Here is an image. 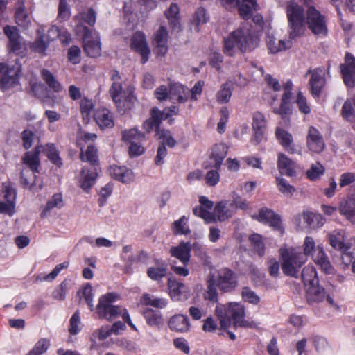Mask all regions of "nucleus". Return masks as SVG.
Here are the masks:
<instances>
[{"label": "nucleus", "mask_w": 355, "mask_h": 355, "mask_svg": "<svg viewBox=\"0 0 355 355\" xmlns=\"http://www.w3.org/2000/svg\"><path fill=\"white\" fill-rule=\"evenodd\" d=\"M277 166L282 175L293 177L296 174L295 162L284 153L278 155Z\"/></svg>", "instance_id": "cd10ccee"}, {"label": "nucleus", "mask_w": 355, "mask_h": 355, "mask_svg": "<svg viewBox=\"0 0 355 355\" xmlns=\"http://www.w3.org/2000/svg\"><path fill=\"white\" fill-rule=\"evenodd\" d=\"M165 15L168 20L170 27L173 32L178 33L181 30L179 16V8L176 4H171L165 12Z\"/></svg>", "instance_id": "72a5a7b5"}, {"label": "nucleus", "mask_w": 355, "mask_h": 355, "mask_svg": "<svg viewBox=\"0 0 355 355\" xmlns=\"http://www.w3.org/2000/svg\"><path fill=\"white\" fill-rule=\"evenodd\" d=\"M302 279L306 286H318L319 279L315 268L313 266L308 265L302 271Z\"/></svg>", "instance_id": "e433bc0d"}, {"label": "nucleus", "mask_w": 355, "mask_h": 355, "mask_svg": "<svg viewBox=\"0 0 355 355\" xmlns=\"http://www.w3.org/2000/svg\"><path fill=\"white\" fill-rule=\"evenodd\" d=\"M209 19V16L204 8H198L193 16V22L196 26L205 24Z\"/></svg>", "instance_id": "052dcab7"}, {"label": "nucleus", "mask_w": 355, "mask_h": 355, "mask_svg": "<svg viewBox=\"0 0 355 355\" xmlns=\"http://www.w3.org/2000/svg\"><path fill=\"white\" fill-rule=\"evenodd\" d=\"M269 275L272 277H277L279 274V263L275 258H270L267 261Z\"/></svg>", "instance_id": "338daca9"}, {"label": "nucleus", "mask_w": 355, "mask_h": 355, "mask_svg": "<svg viewBox=\"0 0 355 355\" xmlns=\"http://www.w3.org/2000/svg\"><path fill=\"white\" fill-rule=\"evenodd\" d=\"M168 327L173 331L186 332L189 330L190 324L186 315H175L169 320Z\"/></svg>", "instance_id": "f704fd0d"}, {"label": "nucleus", "mask_w": 355, "mask_h": 355, "mask_svg": "<svg viewBox=\"0 0 355 355\" xmlns=\"http://www.w3.org/2000/svg\"><path fill=\"white\" fill-rule=\"evenodd\" d=\"M42 148V146H36L34 151L27 152L23 158L24 162L27 164L30 168L24 169L21 173V183L25 187L33 190L35 185V175L37 172L39 165V154Z\"/></svg>", "instance_id": "0eeeda50"}, {"label": "nucleus", "mask_w": 355, "mask_h": 355, "mask_svg": "<svg viewBox=\"0 0 355 355\" xmlns=\"http://www.w3.org/2000/svg\"><path fill=\"white\" fill-rule=\"evenodd\" d=\"M94 120L101 128L114 126L113 117L111 112L105 108L97 110L94 115Z\"/></svg>", "instance_id": "473e14b6"}, {"label": "nucleus", "mask_w": 355, "mask_h": 355, "mask_svg": "<svg viewBox=\"0 0 355 355\" xmlns=\"http://www.w3.org/2000/svg\"><path fill=\"white\" fill-rule=\"evenodd\" d=\"M46 37L49 40H54L55 39L60 37V41L62 43H68V38L69 35L67 33H61L60 28L55 26H52L48 31Z\"/></svg>", "instance_id": "864d4df0"}, {"label": "nucleus", "mask_w": 355, "mask_h": 355, "mask_svg": "<svg viewBox=\"0 0 355 355\" xmlns=\"http://www.w3.org/2000/svg\"><path fill=\"white\" fill-rule=\"evenodd\" d=\"M306 75L310 76L308 82L309 93L314 98H319L324 91L327 85L324 67H320L313 69H310L308 70Z\"/></svg>", "instance_id": "9d476101"}, {"label": "nucleus", "mask_w": 355, "mask_h": 355, "mask_svg": "<svg viewBox=\"0 0 355 355\" xmlns=\"http://www.w3.org/2000/svg\"><path fill=\"white\" fill-rule=\"evenodd\" d=\"M97 150L92 145L87 146L85 153L82 150L80 157L82 161H86L90 163L93 167L92 168H83L81 171V178L80 180V186L85 191L94 184L97 177V169L96 164L98 163Z\"/></svg>", "instance_id": "423d86ee"}, {"label": "nucleus", "mask_w": 355, "mask_h": 355, "mask_svg": "<svg viewBox=\"0 0 355 355\" xmlns=\"http://www.w3.org/2000/svg\"><path fill=\"white\" fill-rule=\"evenodd\" d=\"M109 173L111 177L123 183H130L134 179L133 172L124 166H112L109 168Z\"/></svg>", "instance_id": "c85d7f7f"}, {"label": "nucleus", "mask_w": 355, "mask_h": 355, "mask_svg": "<svg viewBox=\"0 0 355 355\" xmlns=\"http://www.w3.org/2000/svg\"><path fill=\"white\" fill-rule=\"evenodd\" d=\"M267 46L270 51L275 54L290 49L292 46V42L283 40L276 41L275 38L270 37L267 41Z\"/></svg>", "instance_id": "a19ab883"}, {"label": "nucleus", "mask_w": 355, "mask_h": 355, "mask_svg": "<svg viewBox=\"0 0 355 355\" xmlns=\"http://www.w3.org/2000/svg\"><path fill=\"white\" fill-rule=\"evenodd\" d=\"M67 288V283L66 281H63L53 292V297L56 300H64L65 298Z\"/></svg>", "instance_id": "69168bd1"}, {"label": "nucleus", "mask_w": 355, "mask_h": 355, "mask_svg": "<svg viewBox=\"0 0 355 355\" xmlns=\"http://www.w3.org/2000/svg\"><path fill=\"white\" fill-rule=\"evenodd\" d=\"M168 285L170 295L174 300H185L188 298L189 290L184 284L170 278L168 279Z\"/></svg>", "instance_id": "b1692460"}, {"label": "nucleus", "mask_w": 355, "mask_h": 355, "mask_svg": "<svg viewBox=\"0 0 355 355\" xmlns=\"http://www.w3.org/2000/svg\"><path fill=\"white\" fill-rule=\"evenodd\" d=\"M227 9L236 8L241 17L244 16V0H219Z\"/></svg>", "instance_id": "5fc2aeb1"}, {"label": "nucleus", "mask_w": 355, "mask_h": 355, "mask_svg": "<svg viewBox=\"0 0 355 355\" xmlns=\"http://www.w3.org/2000/svg\"><path fill=\"white\" fill-rule=\"evenodd\" d=\"M145 138V135L136 128L125 130L123 132V139L130 143L141 141Z\"/></svg>", "instance_id": "3c124183"}, {"label": "nucleus", "mask_w": 355, "mask_h": 355, "mask_svg": "<svg viewBox=\"0 0 355 355\" xmlns=\"http://www.w3.org/2000/svg\"><path fill=\"white\" fill-rule=\"evenodd\" d=\"M267 121L264 115L260 112H255L252 115V131L253 135L250 142L254 145L259 144L265 136V130Z\"/></svg>", "instance_id": "aec40b11"}, {"label": "nucleus", "mask_w": 355, "mask_h": 355, "mask_svg": "<svg viewBox=\"0 0 355 355\" xmlns=\"http://www.w3.org/2000/svg\"><path fill=\"white\" fill-rule=\"evenodd\" d=\"M306 147L309 151L317 154L322 153L325 148V142L321 132L312 125L307 131Z\"/></svg>", "instance_id": "6ab92c4d"}, {"label": "nucleus", "mask_w": 355, "mask_h": 355, "mask_svg": "<svg viewBox=\"0 0 355 355\" xmlns=\"http://www.w3.org/2000/svg\"><path fill=\"white\" fill-rule=\"evenodd\" d=\"M191 245L189 242L182 241L178 246L172 247L170 253L172 257L179 259L184 266L190 261Z\"/></svg>", "instance_id": "393cba45"}, {"label": "nucleus", "mask_w": 355, "mask_h": 355, "mask_svg": "<svg viewBox=\"0 0 355 355\" xmlns=\"http://www.w3.org/2000/svg\"><path fill=\"white\" fill-rule=\"evenodd\" d=\"M345 231L343 230L334 231L329 236V243L332 248L341 252V259L344 264L349 265L354 259V255L349 250L351 245L345 243Z\"/></svg>", "instance_id": "f8f14e48"}, {"label": "nucleus", "mask_w": 355, "mask_h": 355, "mask_svg": "<svg viewBox=\"0 0 355 355\" xmlns=\"http://www.w3.org/2000/svg\"><path fill=\"white\" fill-rule=\"evenodd\" d=\"M338 210L347 220L355 224V195L348 196L345 200L340 202Z\"/></svg>", "instance_id": "bb28decb"}, {"label": "nucleus", "mask_w": 355, "mask_h": 355, "mask_svg": "<svg viewBox=\"0 0 355 355\" xmlns=\"http://www.w3.org/2000/svg\"><path fill=\"white\" fill-rule=\"evenodd\" d=\"M248 240L252 250L256 252L259 257H263L266 248L263 236L259 234L254 233L249 236Z\"/></svg>", "instance_id": "58836bf2"}, {"label": "nucleus", "mask_w": 355, "mask_h": 355, "mask_svg": "<svg viewBox=\"0 0 355 355\" xmlns=\"http://www.w3.org/2000/svg\"><path fill=\"white\" fill-rule=\"evenodd\" d=\"M303 220L310 228H318L323 225V218L320 214L313 212H304L302 215Z\"/></svg>", "instance_id": "79ce46f5"}, {"label": "nucleus", "mask_w": 355, "mask_h": 355, "mask_svg": "<svg viewBox=\"0 0 355 355\" xmlns=\"http://www.w3.org/2000/svg\"><path fill=\"white\" fill-rule=\"evenodd\" d=\"M342 117L348 121H352L355 119V107L352 99H347L341 110Z\"/></svg>", "instance_id": "09e8293b"}, {"label": "nucleus", "mask_w": 355, "mask_h": 355, "mask_svg": "<svg viewBox=\"0 0 355 355\" xmlns=\"http://www.w3.org/2000/svg\"><path fill=\"white\" fill-rule=\"evenodd\" d=\"M309 294L311 296L312 300L315 302H321L324 300L325 297L324 289L318 286H309Z\"/></svg>", "instance_id": "bf43d9fd"}, {"label": "nucleus", "mask_w": 355, "mask_h": 355, "mask_svg": "<svg viewBox=\"0 0 355 355\" xmlns=\"http://www.w3.org/2000/svg\"><path fill=\"white\" fill-rule=\"evenodd\" d=\"M131 48L138 52L141 56V63H146L148 60L150 49L147 45L144 34L141 32L135 33L131 39Z\"/></svg>", "instance_id": "4be33fe9"}, {"label": "nucleus", "mask_w": 355, "mask_h": 355, "mask_svg": "<svg viewBox=\"0 0 355 355\" xmlns=\"http://www.w3.org/2000/svg\"><path fill=\"white\" fill-rule=\"evenodd\" d=\"M325 168L320 162L311 164L306 172V178L311 181H315L324 174Z\"/></svg>", "instance_id": "a18cd8bd"}, {"label": "nucleus", "mask_w": 355, "mask_h": 355, "mask_svg": "<svg viewBox=\"0 0 355 355\" xmlns=\"http://www.w3.org/2000/svg\"><path fill=\"white\" fill-rule=\"evenodd\" d=\"M119 298V295L116 293H108L102 295L96 308L98 317L112 321L120 315L121 308L112 304Z\"/></svg>", "instance_id": "6e6552de"}, {"label": "nucleus", "mask_w": 355, "mask_h": 355, "mask_svg": "<svg viewBox=\"0 0 355 355\" xmlns=\"http://www.w3.org/2000/svg\"><path fill=\"white\" fill-rule=\"evenodd\" d=\"M237 284L236 276L227 268H222L216 273L210 272L206 279V291L204 297L211 302H217V287L223 293L230 292Z\"/></svg>", "instance_id": "7ed1b4c3"}, {"label": "nucleus", "mask_w": 355, "mask_h": 355, "mask_svg": "<svg viewBox=\"0 0 355 355\" xmlns=\"http://www.w3.org/2000/svg\"><path fill=\"white\" fill-rule=\"evenodd\" d=\"M340 75L345 86L348 88L355 87V57L347 51L344 62L340 64Z\"/></svg>", "instance_id": "ddd939ff"}, {"label": "nucleus", "mask_w": 355, "mask_h": 355, "mask_svg": "<svg viewBox=\"0 0 355 355\" xmlns=\"http://www.w3.org/2000/svg\"><path fill=\"white\" fill-rule=\"evenodd\" d=\"M304 254L294 250H279L282 269L286 276L297 277L300 269L306 262L304 256H311L315 263L326 274H333L334 268L322 244L318 245L313 239L306 236L304 241Z\"/></svg>", "instance_id": "f257e3e1"}, {"label": "nucleus", "mask_w": 355, "mask_h": 355, "mask_svg": "<svg viewBox=\"0 0 355 355\" xmlns=\"http://www.w3.org/2000/svg\"><path fill=\"white\" fill-rule=\"evenodd\" d=\"M296 104L299 111L304 114H309L311 112V107L308 104L306 98L303 95L302 92L297 94Z\"/></svg>", "instance_id": "4d7b16f0"}, {"label": "nucleus", "mask_w": 355, "mask_h": 355, "mask_svg": "<svg viewBox=\"0 0 355 355\" xmlns=\"http://www.w3.org/2000/svg\"><path fill=\"white\" fill-rule=\"evenodd\" d=\"M20 68V65L17 63L12 66L1 63L0 84L5 88H8L17 85Z\"/></svg>", "instance_id": "2eb2a0df"}, {"label": "nucleus", "mask_w": 355, "mask_h": 355, "mask_svg": "<svg viewBox=\"0 0 355 355\" xmlns=\"http://www.w3.org/2000/svg\"><path fill=\"white\" fill-rule=\"evenodd\" d=\"M23 146L26 149L31 147L33 142L35 140L36 136L31 130H26L21 132Z\"/></svg>", "instance_id": "e2e57ef3"}, {"label": "nucleus", "mask_w": 355, "mask_h": 355, "mask_svg": "<svg viewBox=\"0 0 355 355\" xmlns=\"http://www.w3.org/2000/svg\"><path fill=\"white\" fill-rule=\"evenodd\" d=\"M252 218L263 224L268 225L273 230L279 231L281 234L284 232L280 216L271 209L262 207L259 209L257 215L252 216Z\"/></svg>", "instance_id": "4468645a"}, {"label": "nucleus", "mask_w": 355, "mask_h": 355, "mask_svg": "<svg viewBox=\"0 0 355 355\" xmlns=\"http://www.w3.org/2000/svg\"><path fill=\"white\" fill-rule=\"evenodd\" d=\"M275 135L279 144L289 154H300L301 148L294 143L293 136L281 127H277Z\"/></svg>", "instance_id": "a211bd4d"}, {"label": "nucleus", "mask_w": 355, "mask_h": 355, "mask_svg": "<svg viewBox=\"0 0 355 355\" xmlns=\"http://www.w3.org/2000/svg\"><path fill=\"white\" fill-rule=\"evenodd\" d=\"M157 53L164 55L168 49V32L166 27L161 26L155 35Z\"/></svg>", "instance_id": "7c9ffc66"}, {"label": "nucleus", "mask_w": 355, "mask_h": 355, "mask_svg": "<svg viewBox=\"0 0 355 355\" xmlns=\"http://www.w3.org/2000/svg\"><path fill=\"white\" fill-rule=\"evenodd\" d=\"M3 192L6 202L0 201V213L12 216L14 213L16 191L9 184H3Z\"/></svg>", "instance_id": "412c9836"}, {"label": "nucleus", "mask_w": 355, "mask_h": 355, "mask_svg": "<svg viewBox=\"0 0 355 355\" xmlns=\"http://www.w3.org/2000/svg\"><path fill=\"white\" fill-rule=\"evenodd\" d=\"M70 11L67 5V0H60L58 6V17L62 21H65L69 18Z\"/></svg>", "instance_id": "680f3d73"}, {"label": "nucleus", "mask_w": 355, "mask_h": 355, "mask_svg": "<svg viewBox=\"0 0 355 355\" xmlns=\"http://www.w3.org/2000/svg\"><path fill=\"white\" fill-rule=\"evenodd\" d=\"M167 266L162 263L157 266L150 267L147 270L148 276L153 280H159L166 275Z\"/></svg>", "instance_id": "c03bdc74"}, {"label": "nucleus", "mask_w": 355, "mask_h": 355, "mask_svg": "<svg viewBox=\"0 0 355 355\" xmlns=\"http://www.w3.org/2000/svg\"><path fill=\"white\" fill-rule=\"evenodd\" d=\"M306 24L313 35L321 37L327 36L328 27L326 17L322 15L314 6L307 8Z\"/></svg>", "instance_id": "1a4fd4ad"}, {"label": "nucleus", "mask_w": 355, "mask_h": 355, "mask_svg": "<svg viewBox=\"0 0 355 355\" xmlns=\"http://www.w3.org/2000/svg\"><path fill=\"white\" fill-rule=\"evenodd\" d=\"M286 13L289 39L295 40L303 35L306 24V14L304 8L298 3L290 1L286 3Z\"/></svg>", "instance_id": "39448f33"}, {"label": "nucleus", "mask_w": 355, "mask_h": 355, "mask_svg": "<svg viewBox=\"0 0 355 355\" xmlns=\"http://www.w3.org/2000/svg\"><path fill=\"white\" fill-rule=\"evenodd\" d=\"M41 73L43 80L50 88L55 92H59L62 90L61 85L49 70L42 69Z\"/></svg>", "instance_id": "de8ad7c7"}, {"label": "nucleus", "mask_w": 355, "mask_h": 355, "mask_svg": "<svg viewBox=\"0 0 355 355\" xmlns=\"http://www.w3.org/2000/svg\"><path fill=\"white\" fill-rule=\"evenodd\" d=\"M78 31L83 32V44L85 53L89 57L101 55V48L98 33L87 27L80 26Z\"/></svg>", "instance_id": "9b49d317"}, {"label": "nucleus", "mask_w": 355, "mask_h": 355, "mask_svg": "<svg viewBox=\"0 0 355 355\" xmlns=\"http://www.w3.org/2000/svg\"><path fill=\"white\" fill-rule=\"evenodd\" d=\"M163 120V113L157 107H153L150 110V117L146 120L143 123V128L148 132L155 128L156 133L158 130H162L159 125Z\"/></svg>", "instance_id": "c756f323"}, {"label": "nucleus", "mask_w": 355, "mask_h": 355, "mask_svg": "<svg viewBox=\"0 0 355 355\" xmlns=\"http://www.w3.org/2000/svg\"><path fill=\"white\" fill-rule=\"evenodd\" d=\"M188 218L182 216L180 219L175 220L172 224V230L175 234H189L191 231L187 225Z\"/></svg>", "instance_id": "37998d69"}, {"label": "nucleus", "mask_w": 355, "mask_h": 355, "mask_svg": "<svg viewBox=\"0 0 355 355\" xmlns=\"http://www.w3.org/2000/svg\"><path fill=\"white\" fill-rule=\"evenodd\" d=\"M235 210L233 203L222 201L218 202L214 207V214L218 220L223 221L231 217Z\"/></svg>", "instance_id": "2f4dec72"}, {"label": "nucleus", "mask_w": 355, "mask_h": 355, "mask_svg": "<svg viewBox=\"0 0 355 355\" xmlns=\"http://www.w3.org/2000/svg\"><path fill=\"white\" fill-rule=\"evenodd\" d=\"M15 21L21 26H26L30 22V17L28 11L25 9V6L22 1H17L15 5Z\"/></svg>", "instance_id": "ea45409f"}, {"label": "nucleus", "mask_w": 355, "mask_h": 355, "mask_svg": "<svg viewBox=\"0 0 355 355\" xmlns=\"http://www.w3.org/2000/svg\"><path fill=\"white\" fill-rule=\"evenodd\" d=\"M273 112L276 114L281 116L283 120H285L288 116L292 114V105L291 102L284 101L281 100L280 106L279 108H275Z\"/></svg>", "instance_id": "6e6d98bb"}, {"label": "nucleus", "mask_w": 355, "mask_h": 355, "mask_svg": "<svg viewBox=\"0 0 355 355\" xmlns=\"http://www.w3.org/2000/svg\"><path fill=\"white\" fill-rule=\"evenodd\" d=\"M3 33L8 39L7 46L9 51L17 55L22 54L25 47L18 29L15 26L6 25L3 27Z\"/></svg>", "instance_id": "dca6fc26"}, {"label": "nucleus", "mask_w": 355, "mask_h": 355, "mask_svg": "<svg viewBox=\"0 0 355 355\" xmlns=\"http://www.w3.org/2000/svg\"><path fill=\"white\" fill-rule=\"evenodd\" d=\"M141 303L145 305H150L155 308H164L166 306V302L162 298H156L148 294H145L141 298Z\"/></svg>", "instance_id": "603ef678"}, {"label": "nucleus", "mask_w": 355, "mask_h": 355, "mask_svg": "<svg viewBox=\"0 0 355 355\" xmlns=\"http://www.w3.org/2000/svg\"><path fill=\"white\" fill-rule=\"evenodd\" d=\"M243 41L244 32L242 28H239L225 40L224 53L229 56L233 55L236 51L242 53Z\"/></svg>", "instance_id": "f3484780"}, {"label": "nucleus", "mask_w": 355, "mask_h": 355, "mask_svg": "<svg viewBox=\"0 0 355 355\" xmlns=\"http://www.w3.org/2000/svg\"><path fill=\"white\" fill-rule=\"evenodd\" d=\"M145 318L148 324L150 326H157L163 322L161 314L152 310L146 311Z\"/></svg>", "instance_id": "13d9d810"}, {"label": "nucleus", "mask_w": 355, "mask_h": 355, "mask_svg": "<svg viewBox=\"0 0 355 355\" xmlns=\"http://www.w3.org/2000/svg\"><path fill=\"white\" fill-rule=\"evenodd\" d=\"M110 94L119 108L128 107V103L132 102L135 98L130 95L125 99V96L122 91V86L121 82H113L111 88L110 89Z\"/></svg>", "instance_id": "5701e85b"}, {"label": "nucleus", "mask_w": 355, "mask_h": 355, "mask_svg": "<svg viewBox=\"0 0 355 355\" xmlns=\"http://www.w3.org/2000/svg\"><path fill=\"white\" fill-rule=\"evenodd\" d=\"M276 182L279 191L285 196L291 197L295 191V188L288 184L284 178L277 177Z\"/></svg>", "instance_id": "8fccbe9b"}, {"label": "nucleus", "mask_w": 355, "mask_h": 355, "mask_svg": "<svg viewBox=\"0 0 355 355\" xmlns=\"http://www.w3.org/2000/svg\"><path fill=\"white\" fill-rule=\"evenodd\" d=\"M155 137L158 140H162L159 145H164V146L167 145L168 147L173 148L176 144V141L172 137L171 132L164 129L158 130L155 134Z\"/></svg>", "instance_id": "49530a36"}, {"label": "nucleus", "mask_w": 355, "mask_h": 355, "mask_svg": "<svg viewBox=\"0 0 355 355\" xmlns=\"http://www.w3.org/2000/svg\"><path fill=\"white\" fill-rule=\"evenodd\" d=\"M117 346L132 352H137L138 347L136 343L128 340L125 338L118 339L116 341Z\"/></svg>", "instance_id": "0e129e2a"}, {"label": "nucleus", "mask_w": 355, "mask_h": 355, "mask_svg": "<svg viewBox=\"0 0 355 355\" xmlns=\"http://www.w3.org/2000/svg\"><path fill=\"white\" fill-rule=\"evenodd\" d=\"M231 96V92L227 84H224L222 89L217 94V101L220 103H225L229 101Z\"/></svg>", "instance_id": "774afa93"}, {"label": "nucleus", "mask_w": 355, "mask_h": 355, "mask_svg": "<svg viewBox=\"0 0 355 355\" xmlns=\"http://www.w3.org/2000/svg\"><path fill=\"white\" fill-rule=\"evenodd\" d=\"M189 89L184 85L175 83L170 86L168 91V99L172 103H184L189 98Z\"/></svg>", "instance_id": "a878e982"}, {"label": "nucleus", "mask_w": 355, "mask_h": 355, "mask_svg": "<svg viewBox=\"0 0 355 355\" xmlns=\"http://www.w3.org/2000/svg\"><path fill=\"white\" fill-rule=\"evenodd\" d=\"M227 153V146L224 144H216L212 149L211 159V164L215 168H219L223 160L226 157Z\"/></svg>", "instance_id": "4c0bfd02"}, {"label": "nucleus", "mask_w": 355, "mask_h": 355, "mask_svg": "<svg viewBox=\"0 0 355 355\" xmlns=\"http://www.w3.org/2000/svg\"><path fill=\"white\" fill-rule=\"evenodd\" d=\"M260 9L257 0H245V21L250 19L253 24H250L245 34V51H251L259 46L265 25L263 15L258 12Z\"/></svg>", "instance_id": "f03ea898"}, {"label": "nucleus", "mask_w": 355, "mask_h": 355, "mask_svg": "<svg viewBox=\"0 0 355 355\" xmlns=\"http://www.w3.org/2000/svg\"><path fill=\"white\" fill-rule=\"evenodd\" d=\"M215 314L222 329H227L232 323L234 327H244V306L241 303L218 304L215 309Z\"/></svg>", "instance_id": "20e7f679"}, {"label": "nucleus", "mask_w": 355, "mask_h": 355, "mask_svg": "<svg viewBox=\"0 0 355 355\" xmlns=\"http://www.w3.org/2000/svg\"><path fill=\"white\" fill-rule=\"evenodd\" d=\"M64 206V201L61 193H55L49 198L46 204L45 208L41 213L42 218L49 216L51 211L54 209H60Z\"/></svg>", "instance_id": "c9c22d12"}]
</instances>
